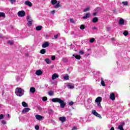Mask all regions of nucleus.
Here are the masks:
<instances>
[{"mask_svg":"<svg viewBox=\"0 0 130 130\" xmlns=\"http://www.w3.org/2000/svg\"><path fill=\"white\" fill-rule=\"evenodd\" d=\"M15 94L17 96L21 97L24 95V90L22 88L17 87L15 90Z\"/></svg>","mask_w":130,"mask_h":130,"instance_id":"nucleus-1","label":"nucleus"},{"mask_svg":"<svg viewBox=\"0 0 130 130\" xmlns=\"http://www.w3.org/2000/svg\"><path fill=\"white\" fill-rule=\"evenodd\" d=\"M96 79H97V78H98V79H96V81L98 82H99L101 80V84L102 86H103L104 87H105L106 86V85L104 83V80L103 79V78H102L100 76V75H96Z\"/></svg>","mask_w":130,"mask_h":130,"instance_id":"nucleus-2","label":"nucleus"},{"mask_svg":"<svg viewBox=\"0 0 130 130\" xmlns=\"http://www.w3.org/2000/svg\"><path fill=\"white\" fill-rule=\"evenodd\" d=\"M51 4L52 5H54L55 9H58L59 7H60V5H59V2L57 3V1L56 0H51Z\"/></svg>","mask_w":130,"mask_h":130,"instance_id":"nucleus-3","label":"nucleus"},{"mask_svg":"<svg viewBox=\"0 0 130 130\" xmlns=\"http://www.w3.org/2000/svg\"><path fill=\"white\" fill-rule=\"evenodd\" d=\"M102 101V98L98 96L95 100V102L98 103V106L101 107V102Z\"/></svg>","mask_w":130,"mask_h":130,"instance_id":"nucleus-4","label":"nucleus"},{"mask_svg":"<svg viewBox=\"0 0 130 130\" xmlns=\"http://www.w3.org/2000/svg\"><path fill=\"white\" fill-rule=\"evenodd\" d=\"M91 113L94 115V116H96V117H98L100 118V119H102V116H101V115H100L99 113L96 112V110H92L91 112Z\"/></svg>","mask_w":130,"mask_h":130,"instance_id":"nucleus-5","label":"nucleus"},{"mask_svg":"<svg viewBox=\"0 0 130 130\" xmlns=\"http://www.w3.org/2000/svg\"><path fill=\"white\" fill-rule=\"evenodd\" d=\"M17 15L19 17H24L25 15H26V12L24 11H20L18 12Z\"/></svg>","mask_w":130,"mask_h":130,"instance_id":"nucleus-6","label":"nucleus"},{"mask_svg":"<svg viewBox=\"0 0 130 130\" xmlns=\"http://www.w3.org/2000/svg\"><path fill=\"white\" fill-rule=\"evenodd\" d=\"M119 20L118 22V24L120 25V26H122L123 25H124V19H123V18H119Z\"/></svg>","mask_w":130,"mask_h":130,"instance_id":"nucleus-7","label":"nucleus"},{"mask_svg":"<svg viewBox=\"0 0 130 130\" xmlns=\"http://www.w3.org/2000/svg\"><path fill=\"white\" fill-rule=\"evenodd\" d=\"M35 117L36 118V119H37L38 120H42V119H44V117H43V116H41L40 115H38V114H37L36 116H35Z\"/></svg>","mask_w":130,"mask_h":130,"instance_id":"nucleus-8","label":"nucleus"},{"mask_svg":"<svg viewBox=\"0 0 130 130\" xmlns=\"http://www.w3.org/2000/svg\"><path fill=\"white\" fill-rule=\"evenodd\" d=\"M59 103L60 104V106L61 108H63L64 107H66L67 103H66L64 101L61 100L60 103Z\"/></svg>","mask_w":130,"mask_h":130,"instance_id":"nucleus-9","label":"nucleus"},{"mask_svg":"<svg viewBox=\"0 0 130 130\" xmlns=\"http://www.w3.org/2000/svg\"><path fill=\"white\" fill-rule=\"evenodd\" d=\"M49 46V42H46L42 45V47L43 48H46V47H48Z\"/></svg>","mask_w":130,"mask_h":130,"instance_id":"nucleus-10","label":"nucleus"},{"mask_svg":"<svg viewBox=\"0 0 130 130\" xmlns=\"http://www.w3.org/2000/svg\"><path fill=\"white\" fill-rule=\"evenodd\" d=\"M61 99L59 98H53L52 99V102L54 103H59L61 101Z\"/></svg>","mask_w":130,"mask_h":130,"instance_id":"nucleus-11","label":"nucleus"},{"mask_svg":"<svg viewBox=\"0 0 130 130\" xmlns=\"http://www.w3.org/2000/svg\"><path fill=\"white\" fill-rule=\"evenodd\" d=\"M31 109L29 108H25L22 111V113H27V112H29Z\"/></svg>","mask_w":130,"mask_h":130,"instance_id":"nucleus-12","label":"nucleus"},{"mask_svg":"<svg viewBox=\"0 0 130 130\" xmlns=\"http://www.w3.org/2000/svg\"><path fill=\"white\" fill-rule=\"evenodd\" d=\"M59 77V75L56 73H54L52 76V80H55V79H57Z\"/></svg>","mask_w":130,"mask_h":130,"instance_id":"nucleus-13","label":"nucleus"},{"mask_svg":"<svg viewBox=\"0 0 130 130\" xmlns=\"http://www.w3.org/2000/svg\"><path fill=\"white\" fill-rule=\"evenodd\" d=\"M59 120L62 122V123H63L67 120V118L66 117H60L59 118Z\"/></svg>","mask_w":130,"mask_h":130,"instance_id":"nucleus-14","label":"nucleus"},{"mask_svg":"<svg viewBox=\"0 0 130 130\" xmlns=\"http://www.w3.org/2000/svg\"><path fill=\"white\" fill-rule=\"evenodd\" d=\"M24 5L28 6V7H32V3L29 1H25L24 2Z\"/></svg>","mask_w":130,"mask_h":130,"instance_id":"nucleus-15","label":"nucleus"},{"mask_svg":"<svg viewBox=\"0 0 130 130\" xmlns=\"http://www.w3.org/2000/svg\"><path fill=\"white\" fill-rule=\"evenodd\" d=\"M29 91L32 94H34V92H36V89H35V87H31L29 89Z\"/></svg>","mask_w":130,"mask_h":130,"instance_id":"nucleus-16","label":"nucleus"},{"mask_svg":"<svg viewBox=\"0 0 130 130\" xmlns=\"http://www.w3.org/2000/svg\"><path fill=\"white\" fill-rule=\"evenodd\" d=\"M110 99H111L113 101L115 100V94L114 93H112L110 94Z\"/></svg>","mask_w":130,"mask_h":130,"instance_id":"nucleus-17","label":"nucleus"},{"mask_svg":"<svg viewBox=\"0 0 130 130\" xmlns=\"http://www.w3.org/2000/svg\"><path fill=\"white\" fill-rule=\"evenodd\" d=\"M43 73V72H42V71H41L40 70H39L36 72V74L37 76H41V75H42Z\"/></svg>","mask_w":130,"mask_h":130,"instance_id":"nucleus-18","label":"nucleus"},{"mask_svg":"<svg viewBox=\"0 0 130 130\" xmlns=\"http://www.w3.org/2000/svg\"><path fill=\"white\" fill-rule=\"evenodd\" d=\"M90 16H91V14H90V13H86L85 16H83V19L84 20H86V19L89 18V17Z\"/></svg>","mask_w":130,"mask_h":130,"instance_id":"nucleus-19","label":"nucleus"},{"mask_svg":"<svg viewBox=\"0 0 130 130\" xmlns=\"http://www.w3.org/2000/svg\"><path fill=\"white\" fill-rule=\"evenodd\" d=\"M67 87L68 89H74V88H75V86L74 85V84H69L67 85Z\"/></svg>","mask_w":130,"mask_h":130,"instance_id":"nucleus-20","label":"nucleus"},{"mask_svg":"<svg viewBox=\"0 0 130 130\" xmlns=\"http://www.w3.org/2000/svg\"><path fill=\"white\" fill-rule=\"evenodd\" d=\"M77 101L80 102V101H83V99L82 98V95H79L77 99Z\"/></svg>","mask_w":130,"mask_h":130,"instance_id":"nucleus-21","label":"nucleus"},{"mask_svg":"<svg viewBox=\"0 0 130 130\" xmlns=\"http://www.w3.org/2000/svg\"><path fill=\"white\" fill-rule=\"evenodd\" d=\"M123 124H124V123H122L121 125L118 126V128H119L120 130H124V129H123Z\"/></svg>","mask_w":130,"mask_h":130,"instance_id":"nucleus-22","label":"nucleus"},{"mask_svg":"<svg viewBox=\"0 0 130 130\" xmlns=\"http://www.w3.org/2000/svg\"><path fill=\"white\" fill-rule=\"evenodd\" d=\"M36 29L37 30V31H41V30H42V26H36Z\"/></svg>","mask_w":130,"mask_h":130,"instance_id":"nucleus-23","label":"nucleus"},{"mask_svg":"<svg viewBox=\"0 0 130 130\" xmlns=\"http://www.w3.org/2000/svg\"><path fill=\"white\" fill-rule=\"evenodd\" d=\"M21 105H22L23 107H28V104H27L25 102H22Z\"/></svg>","mask_w":130,"mask_h":130,"instance_id":"nucleus-24","label":"nucleus"},{"mask_svg":"<svg viewBox=\"0 0 130 130\" xmlns=\"http://www.w3.org/2000/svg\"><path fill=\"white\" fill-rule=\"evenodd\" d=\"M92 23H97L98 22V18L97 17H94L92 19Z\"/></svg>","mask_w":130,"mask_h":130,"instance_id":"nucleus-25","label":"nucleus"},{"mask_svg":"<svg viewBox=\"0 0 130 130\" xmlns=\"http://www.w3.org/2000/svg\"><path fill=\"white\" fill-rule=\"evenodd\" d=\"M50 123H52L53 125H55L56 124V123L55 122V121L53 119H51L49 120Z\"/></svg>","mask_w":130,"mask_h":130,"instance_id":"nucleus-26","label":"nucleus"},{"mask_svg":"<svg viewBox=\"0 0 130 130\" xmlns=\"http://www.w3.org/2000/svg\"><path fill=\"white\" fill-rule=\"evenodd\" d=\"M73 56H74V57H75V58H76V59H81V56H80L79 55L73 54Z\"/></svg>","mask_w":130,"mask_h":130,"instance_id":"nucleus-27","label":"nucleus"},{"mask_svg":"<svg viewBox=\"0 0 130 130\" xmlns=\"http://www.w3.org/2000/svg\"><path fill=\"white\" fill-rule=\"evenodd\" d=\"M2 17L3 18H6V14L4 12H0V18Z\"/></svg>","mask_w":130,"mask_h":130,"instance_id":"nucleus-28","label":"nucleus"},{"mask_svg":"<svg viewBox=\"0 0 130 130\" xmlns=\"http://www.w3.org/2000/svg\"><path fill=\"white\" fill-rule=\"evenodd\" d=\"M69 78H70V76L68 74H67L66 75H65L64 76L63 79L65 81H68V80H69Z\"/></svg>","mask_w":130,"mask_h":130,"instance_id":"nucleus-29","label":"nucleus"},{"mask_svg":"<svg viewBox=\"0 0 130 130\" xmlns=\"http://www.w3.org/2000/svg\"><path fill=\"white\" fill-rule=\"evenodd\" d=\"M123 35H124V36H127V35H128V31L124 30L123 32Z\"/></svg>","mask_w":130,"mask_h":130,"instance_id":"nucleus-30","label":"nucleus"},{"mask_svg":"<svg viewBox=\"0 0 130 130\" xmlns=\"http://www.w3.org/2000/svg\"><path fill=\"white\" fill-rule=\"evenodd\" d=\"M45 52H46V50H45V49H42L40 51V53L42 54H45Z\"/></svg>","mask_w":130,"mask_h":130,"instance_id":"nucleus-31","label":"nucleus"},{"mask_svg":"<svg viewBox=\"0 0 130 130\" xmlns=\"http://www.w3.org/2000/svg\"><path fill=\"white\" fill-rule=\"evenodd\" d=\"M113 44L114 46H120V44H117V42L114 41Z\"/></svg>","mask_w":130,"mask_h":130,"instance_id":"nucleus-32","label":"nucleus"},{"mask_svg":"<svg viewBox=\"0 0 130 130\" xmlns=\"http://www.w3.org/2000/svg\"><path fill=\"white\" fill-rule=\"evenodd\" d=\"M45 61H46V63H47L48 64H49V63H50V60L48 58L45 59Z\"/></svg>","mask_w":130,"mask_h":130,"instance_id":"nucleus-33","label":"nucleus"},{"mask_svg":"<svg viewBox=\"0 0 130 130\" xmlns=\"http://www.w3.org/2000/svg\"><path fill=\"white\" fill-rule=\"evenodd\" d=\"M94 41H95V39L94 38H91L89 40L90 43H93Z\"/></svg>","mask_w":130,"mask_h":130,"instance_id":"nucleus-34","label":"nucleus"},{"mask_svg":"<svg viewBox=\"0 0 130 130\" xmlns=\"http://www.w3.org/2000/svg\"><path fill=\"white\" fill-rule=\"evenodd\" d=\"M28 27H31L32 26V21H28L27 23Z\"/></svg>","mask_w":130,"mask_h":130,"instance_id":"nucleus-35","label":"nucleus"},{"mask_svg":"<svg viewBox=\"0 0 130 130\" xmlns=\"http://www.w3.org/2000/svg\"><path fill=\"white\" fill-rule=\"evenodd\" d=\"M128 4V2L127 1L122 2V4L123 5V6H127Z\"/></svg>","mask_w":130,"mask_h":130,"instance_id":"nucleus-36","label":"nucleus"},{"mask_svg":"<svg viewBox=\"0 0 130 130\" xmlns=\"http://www.w3.org/2000/svg\"><path fill=\"white\" fill-rule=\"evenodd\" d=\"M80 29H81V30H84V29H85V25L84 24L81 25L80 26Z\"/></svg>","mask_w":130,"mask_h":130,"instance_id":"nucleus-37","label":"nucleus"},{"mask_svg":"<svg viewBox=\"0 0 130 130\" xmlns=\"http://www.w3.org/2000/svg\"><path fill=\"white\" fill-rule=\"evenodd\" d=\"M48 95H49V96H52L53 95V91L52 90L49 91L48 92Z\"/></svg>","mask_w":130,"mask_h":130,"instance_id":"nucleus-38","label":"nucleus"},{"mask_svg":"<svg viewBox=\"0 0 130 130\" xmlns=\"http://www.w3.org/2000/svg\"><path fill=\"white\" fill-rule=\"evenodd\" d=\"M42 101H43L44 102H46V101H47V97H46V96H44V97L42 98Z\"/></svg>","mask_w":130,"mask_h":130,"instance_id":"nucleus-39","label":"nucleus"},{"mask_svg":"<svg viewBox=\"0 0 130 130\" xmlns=\"http://www.w3.org/2000/svg\"><path fill=\"white\" fill-rule=\"evenodd\" d=\"M90 10V7H87L83 10V12H88Z\"/></svg>","mask_w":130,"mask_h":130,"instance_id":"nucleus-40","label":"nucleus"},{"mask_svg":"<svg viewBox=\"0 0 130 130\" xmlns=\"http://www.w3.org/2000/svg\"><path fill=\"white\" fill-rule=\"evenodd\" d=\"M62 60L63 62H68V59L67 58H63Z\"/></svg>","mask_w":130,"mask_h":130,"instance_id":"nucleus-41","label":"nucleus"},{"mask_svg":"<svg viewBox=\"0 0 130 130\" xmlns=\"http://www.w3.org/2000/svg\"><path fill=\"white\" fill-rule=\"evenodd\" d=\"M8 44H10V45H13L14 44V42L12 41H9L8 42Z\"/></svg>","mask_w":130,"mask_h":130,"instance_id":"nucleus-42","label":"nucleus"},{"mask_svg":"<svg viewBox=\"0 0 130 130\" xmlns=\"http://www.w3.org/2000/svg\"><path fill=\"white\" fill-rule=\"evenodd\" d=\"M59 36V34H57L54 36V37L55 39H57L58 38V37Z\"/></svg>","mask_w":130,"mask_h":130,"instance_id":"nucleus-43","label":"nucleus"},{"mask_svg":"<svg viewBox=\"0 0 130 130\" xmlns=\"http://www.w3.org/2000/svg\"><path fill=\"white\" fill-rule=\"evenodd\" d=\"M48 112L49 113V114H52V113H53V111H52V110L50 109L48 110Z\"/></svg>","mask_w":130,"mask_h":130,"instance_id":"nucleus-44","label":"nucleus"},{"mask_svg":"<svg viewBox=\"0 0 130 130\" xmlns=\"http://www.w3.org/2000/svg\"><path fill=\"white\" fill-rule=\"evenodd\" d=\"M16 80L17 82H19V81H20V77L19 76L16 77Z\"/></svg>","mask_w":130,"mask_h":130,"instance_id":"nucleus-45","label":"nucleus"},{"mask_svg":"<svg viewBox=\"0 0 130 130\" xmlns=\"http://www.w3.org/2000/svg\"><path fill=\"white\" fill-rule=\"evenodd\" d=\"M2 123L3 124H7V121H6V120H2Z\"/></svg>","mask_w":130,"mask_h":130,"instance_id":"nucleus-46","label":"nucleus"},{"mask_svg":"<svg viewBox=\"0 0 130 130\" xmlns=\"http://www.w3.org/2000/svg\"><path fill=\"white\" fill-rule=\"evenodd\" d=\"M69 105H70V106H72V105H74V102L71 101L69 103Z\"/></svg>","mask_w":130,"mask_h":130,"instance_id":"nucleus-47","label":"nucleus"},{"mask_svg":"<svg viewBox=\"0 0 130 130\" xmlns=\"http://www.w3.org/2000/svg\"><path fill=\"white\" fill-rule=\"evenodd\" d=\"M79 53H80V54H84V53H85V52H84L83 50H80V51H79Z\"/></svg>","mask_w":130,"mask_h":130,"instance_id":"nucleus-48","label":"nucleus"},{"mask_svg":"<svg viewBox=\"0 0 130 130\" xmlns=\"http://www.w3.org/2000/svg\"><path fill=\"white\" fill-rule=\"evenodd\" d=\"M4 118V115L3 114H1L0 115V120L3 119Z\"/></svg>","mask_w":130,"mask_h":130,"instance_id":"nucleus-49","label":"nucleus"},{"mask_svg":"<svg viewBox=\"0 0 130 130\" xmlns=\"http://www.w3.org/2000/svg\"><path fill=\"white\" fill-rule=\"evenodd\" d=\"M51 14L52 15H54V14H55V10H53V11H51Z\"/></svg>","mask_w":130,"mask_h":130,"instance_id":"nucleus-50","label":"nucleus"},{"mask_svg":"<svg viewBox=\"0 0 130 130\" xmlns=\"http://www.w3.org/2000/svg\"><path fill=\"white\" fill-rule=\"evenodd\" d=\"M55 59V56H51V60H54Z\"/></svg>","mask_w":130,"mask_h":130,"instance_id":"nucleus-51","label":"nucleus"},{"mask_svg":"<svg viewBox=\"0 0 130 130\" xmlns=\"http://www.w3.org/2000/svg\"><path fill=\"white\" fill-rule=\"evenodd\" d=\"M88 102H89V103H91L92 102V99H88L87 100Z\"/></svg>","mask_w":130,"mask_h":130,"instance_id":"nucleus-52","label":"nucleus"},{"mask_svg":"<svg viewBox=\"0 0 130 130\" xmlns=\"http://www.w3.org/2000/svg\"><path fill=\"white\" fill-rule=\"evenodd\" d=\"M11 4H14V3H16V0H10Z\"/></svg>","mask_w":130,"mask_h":130,"instance_id":"nucleus-53","label":"nucleus"},{"mask_svg":"<svg viewBox=\"0 0 130 130\" xmlns=\"http://www.w3.org/2000/svg\"><path fill=\"white\" fill-rule=\"evenodd\" d=\"M35 127L36 129L39 130V126L38 125H36Z\"/></svg>","mask_w":130,"mask_h":130,"instance_id":"nucleus-54","label":"nucleus"},{"mask_svg":"<svg viewBox=\"0 0 130 130\" xmlns=\"http://www.w3.org/2000/svg\"><path fill=\"white\" fill-rule=\"evenodd\" d=\"M92 30H98V28H97L96 26H93L92 27Z\"/></svg>","mask_w":130,"mask_h":130,"instance_id":"nucleus-55","label":"nucleus"},{"mask_svg":"<svg viewBox=\"0 0 130 130\" xmlns=\"http://www.w3.org/2000/svg\"><path fill=\"white\" fill-rule=\"evenodd\" d=\"M74 46L73 44H71L70 46V49H74Z\"/></svg>","mask_w":130,"mask_h":130,"instance_id":"nucleus-56","label":"nucleus"},{"mask_svg":"<svg viewBox=\"0 0 130 130\" xmlns=\"http://www.w3.org/2000/svg\"><path fill=\"white\" fill-rule=\"evenodd\" d=\"M70 22H71V23H74V19H73V18H71L70 19Z\"/></svg>","mask_w":130,"mask_h":130,"instance_id":"nucleus-57","label":"nucleus"},{"mask_svg":"<svg viewBox=\"0 0 130 130\" xmlns=\"http://www.w3.org/2000/svg\"><path fill=\"white\" fill-rule=\"evenodd\" d=\"M76 129H77V127H76V126L73 127L72 130H76Z\"/></svg>","mask_w":130,"mask_h":130,"instance_id":"nucleus-58","label":"nucleus"},{"mask_svg":"<svg viewBox=\"0 0 130 130\" xmlns=\"http://www.w3.org/2000/svg\"><path fill=\"white\" fill-rule=\"evenodd\" d=\"M96 15H97V13L95 12L93 13V16H96Z\"/></svg>","mask_w":130,"mask_h":130,"instance_id":"nucleus-59","label":"nucleus"},{"mask_svg":"<svg viewBox=\"0 0 130 130\" xmlns=\"http://www.w3.org/2000/svg\"><path fill=\"white\" fill-rule=\"evenodd\" d=\"M6 116H7V117H8V118H9V117H10V114H8Z\"/></svg>","mask_w":130,"mask_h":130,"instance_id":"nucleus-60","label":"nucleus"},{"mask_svg":"<svg viewBox=\"0 0 130 130\" xmlns=\"http://www.w3.org/2000/svg\"><path fill=\"white\" fill-rule=\"evenodd\" d=\"M110 130H114V127H112Z\"/></svg>","mask_w":130,"mask_h":130,"instance_id":"nucleus-61","label":"nucleus"},{"mask_svg":"<svg viewBox=\"0 0 130 130\" xmlns=\"http://www.w3.org/2000/svg\"><path fill=\"white\" fill-rule=\"evenodd\" d=\"M111 40H112V41H113V40H114V38H112Z\"/></svg>","mask_w":130,"mask_h":130,"instance_id":"nucleus-62","label":"nucleus"},{"mask_svg":"<svg viewBox=\"0 0 130 130\" xmlns=\"http://www.w3.org/2000/svg\"><path fill=\"white\" fill-rule=\"evenodd\" d=\"M88 55H90V54H89V53L87 54L86 55V56H88Z\"/></svg>","mask_w":130,"mask_h":130,"instance_id":"nucleus-63","label":"nucleus"},{"mask_svg":"<svg viewBox=\"0 0 130 130\" xmlns=\"http://www.w3.org/2000/svg\"><path fill=\"white\" fill-rule=\"evenodd\" d=\"M2 93H3V94H2V95H4V90L2 91Z\"/></svg>","mask_w":130,"mask_h":130,"instance_id":"nucleus-64","label":"nucleus"}]
</instances>
